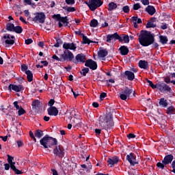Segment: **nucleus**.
<instances>
[{
    "label": "nucleus",
    "mask_w": 175,
    "mask_h": 175,
    "mask_svg": "<svg viewBox=\"0 0 175 175\" xmlns=\"http://www.w3.org/2000/svg\"><path fill=\"white\" fill-rule=\"evenodd\" d=\"M172 173H175V160H174L172 163Z\"/></svg>",
    "instance_id": "63"
},
{
    "label": "nucleus",
    "mask_w": 175,
    "mask_h": 175,
    "mask_svg": "<svg viewBox=\"0 0 175 175\" xmlns=\"http://www.w3.org/2000/svg\"><path fill=\"white\" fill-rule=\"evenodd\" d=\"M53 152L55 158L62 159V158L65 157V150H64V148H61L60 146H56Z\"/></svg>",
    "instance_id": "6"
},
{
    "label": "nucleus",
    "mask_w": 175,
    "mask_h": 175,
    "mask_svg": "<svg viewBox=\"0 0 175 175\" xmlns=\"http://www.w3.org/2000/svg\"><path fill=\"white\" fill-rule=\"evenodd\" d=\"M145 10L150 16H154L155 12H157V10H155V8L152 5H148Z\"/></svg>",
    "instance_id": "20"
},
{
    "label": "nucleus",
    "mask_w": 175,
    "mask_h": 175,
    "mask_svg": "<svg viewBox=\"0 0 175 175\" xmlns=\"http://www.w3.org/2000/svg\"><path fill=\"white\" fill-rule=\"evenodd\" d=\"M5 44H13L14 43V40H6L5 41Z\"/></svg>",
    "instance_id": "57"
},
{
    "label": "nucleus",
    "mask_w": 175,
    "mask_h": 175,
    "mask_svg": "<svg viewBox=\"0 0 175 175\" xmlns=\"http://www.w3.org/2000/svg\"><path fill=\"white\" fill-rule=\"evenodd\" d=\"M14 24L13 23H8L6 25V30L10 32H13L14 31Z\"/></svg>",
    "instance_id": "32"
},
{
    "label": "nucleus",
    "mask_w": 175,
    "mask_h": 175,
    "mask_svg": "<svg viewBox=\"0 0 175 175\" xmlns=\"http://www.w3.org/2000/svg\"><path fill=\"white\" fill-rule=\"evenodd\" d=\"M107 96V94L105 93V92H102L100 94V99L101 100H103V99H105V98H106Z\"/></svg>",
    "instance_id": "56"
},
{
    "label": "nucleus",
    "mask_w": 175,
    "mask_h": 175,
    "mask_svg": "<svg viewBox=\"0 0 175 175\" xmlns=\"http://www.w3.org/2000/svg\"><path fill=\"white\" fill-rule=\"evenodd\" d=\"M7 157H8L7 161L10 165L14 163V162H13V159H14V157L10 156V154H7Z\"/></svg>",
    "instance_id": "46"
},
{
    "label": "nucleus",
    "mask_w": 175,
    "mask_h": 175,
    "mask_svg": "<svg viewBox=\"0 0 175 175\" xmlns=\"http://www.w3.org/2000/svg\"><path fill=\"white\" fill-rule=\"evenodd\" d=\"M159 42L161 44H167V42H169V39L166 36H159Z\"/></svg>",
    "instance_id": "27"
},
{
    "label": "nucleus",
    "mask_w": 175,
    "mask_h": 175,
    "mask_svg": "<svg viewBox=\"0 0 175 175\" xmlns=\"http://www.w3.org/2000/svg\"><path fill=\"white\" fill-rule=\"evenodd\" d=\"M119 51H120V54L121 55H128L129 53V49L126 46H121L119 48Z\"/></svg>",
    "instance_id": "21"
},
{
    "label": "nucleus",
    "mask_w": 175,
    "mask_h": 175,
    "mask_svg": "<svg viewBox=\"0 0 175 175\" xmlns=\"http://www.w3.org/2000/svg\"><path fill=\"white\" fill-rule=\"evenodd\" d=\"M130 10L129 7L128 5H125L122 8V11L124 12V13H129Z\"/></svg>",
    "instance_id": "49"
},
{
    "label": "nucleus",
    "mask_w": 175,
    "mask_h": 175,
    "mask_svg": "<svg viewBox=\"0 0 175 175\" xmlns=\"http://www.w3.org/2000/svg\"><path fill=\"white\" fill-rule=\"evenodd\" d=\"M159 106H161V107H164V108L167 107V105H168L167 100L165 99V98H161L159 100Z\"/></svg>",
    "instance_id": "26"
},
{
    "label": "nucleus",
    "mask_w": 175,
    "mask_h": 175,
    "mask_svg": "<svg viewBox=\"0 0 175 175\" xmlns=\"http://www.w3.org/2000/svg\"><path fill=\"white\" fill-rule=\"evenodd\" d=\"M126 161L129 162L131 166H135V165H139V161L136 160V155L135 153L131 152L129 154H127L126 157Z\"/></svg>",
    "instance_id": "12"
},
{
    "label": "nucleus",
    "mask_w": 175,
    "mask_h": 175,
    "mask_svg": "<svg viewBox=\"0 0 175 175\" xmlns=\"http://www.w3.org/2000/svg\"><path fill=\"white\" fill-rule=\"evenodd\" d=\"M21 70L22 72H26V70H28V66L26 64H22Z\"/></svg>",
    "instance_id": "54"
},
{
    "label": "nucleus",
    "mask_w": 175,
    "mask_h": 175,
    "mask_svg": "<svg viewBox=\"0 0 175 175\" xmlns=\"http://www.w3.org/2000/svg\"><path fill=\"white\" fill-rule=\"evenodd\" d=\"M118 40L120 43H122V39L121 38V36L118 35V33L116 32L113 34H108L107 35V43H111V41Z\"/></svg>",
    "instance_id": "11"
},
{
    "label": "nucleus",
    "mask_w": 175,
    "mask_h": 175,
    "mask_svg": "<svg viewBox=\"0 0 175 175\" xmlns=\"http://www.w3.org/2000/svg\"><path fill=\"white\" fill-rule=\"evenodd\" d=\"M71 92H72V94H73V96H74V98L76 99V98H77V96H79V95H80L79 94V92H75L74 90H73V88H71Z\"/></svg>",
    "instance_id": "55"
},
{
    "label": "nucleus",
    "mask_w": 175,
    "mask_h": 175,
    "mask_svg": "<svg viewBox=\"0 0 175 175\" xmlns=\"http://www.w3.org/2000/svg\"><path fill=\"white\" fill-rule=\"evenodd\" d=\"M139 66L141 69H148V62L146 60H140L139 62Z\"/></svg>",
    "instance_id": "23"
},
{
    "label": "nucleus",
    "mask_w": 175,
    "mask_h": 175,
    "mask_svg": "<svg viewBox=\"0 0 175 175\" xmlns=\"http://www.w3.org/2000/svg\"><path fill=\"white\" fill-rule=\"evenodd\" d=\"M14 107L16 109V110H20V105H18V101H14L13 103Z\"/></svg>",
    "instance_id": "58"
},
{
    "label": "nucleus",
    "mask_w": 175,
    "mask_h": 175,
    "mask_svg": "<svg viewBox=\"0 0 175 175\" xmlns=\"http://www.w3.org/2000/svg\"><path fill=\"white\" fill-rule=\"evenodd\" d=\"M164 81L166 83V84H170V77H166L164 78Z\"/></svg>",
    "instance_id": "62"
},
{
    "label": "nucleus",
    "mask_w": 175,
    "mask_h": 175,
    "mask_svg": "<svg viewBox=\"0 0 175 175\" xmlns=\"http://www.w3.org/2000/svg\"><path fill=\"white\" fill-rule=\"evenodd\" d=\"M40 144L43 146L44 148H51L53 146H57L58 144V140L49 136V135H46L40 140Z\"/></svg>",
    "instance_id": "3"
},
{
    "label": "nucleus",
    "mask_w": 175,
    "mask_h": 175,
    "mask_svg": "<svg viewBox=\"0 0 175 175\" xmlns=\"http://www.w3.org/2000/svg\"><path fill=\"white\" fill-rule=\"evenodd\" d=\"M126 137L131 140V139H135L136 137V135L133 134V133H129L126 135Z\"/></svg>",
    "instance_id": "50"
},
{
    "label": "nucleus",
    "mask_w": 175,
    "mask_h": 175,
    "mask_svg": "<svg viewBox=\"0 0 175 175\" xmlns=\"http://www.w3.org/2000/svg\"><path fill=\"white\" fill-rule=\"evenodd\" d=\"M32 21L36 24H44L46 21V14H44V12H36L35 17L32 18Z\"/></svg>",
    "instance_id": "4"
},
{
    "label": "nucleus",
    "mask_w": 175,
    "mask_h": 175,
    "mask_svg": "<svg viewBox=\"0 0 175 175\" xmlns=\"http://www.w3.org/2000/svg\"><path fill=\"white\" fill-rule=\"evenodd\" d=\"M139 44L143 47H148L155 42V36L151 33V31L147 30H142L140 33H137Z\"/></svg>",
    "instance_id": "2"
},
{
    "label": "nucleus",
    "mask_w": 175,
    "mask_h": 175,
    "mask_svg": "<svg viewBox=\"0 0 175 175\" xmlns=\"http://www.w3.org/2000/svg\"><path fill=\"white\" fill-rule=\"evenodd\" d=\"M116 8H117V3L114 2H111L108 4V11L113 12Z\"/></svg>",
    "instance_id": "28"
},
{
    "label": "nucleus",
    "mask_w": 175,
    "mask_h": 175,
    "mask_svg": "<svg viewBox=\"0 0 175 175\" xmlns=\"http://www.w3.org/2000/svg\"><path fill=\"white\" fill-rule=\"evenodd\" d=\"M122 39V43L124 42V43H129V36L126 34H122V36H120Z\"/></svg>",
    "instance_id": "35"
},
{
    "label": "nucleus",
    "mask_w": 175,
    "mask_h": 175,
    "mask_svg": "<svg viewBox=\"0 0 175 175\" xmlns=\"http://www.w3.org/2000/svg\"><path fill=\"white\" fill-rule=\"evenodd\" d=\"M63 49H64V50L67 51V50H76V49H77V47L76 46V44L72 42H64L63 44Z\"/></svg>",
    "instance_id": "16"
},
{
    "label": "nucleus",
    "mask_w": 175,
    "mask_h": 175,
    "mask_svg": "<svg viewBox=\"0 0 175 175\" xmlns=\"http://www.w3.org/2000/svg\"><path fill=\"white\" fill-rule=\"evenodd\" d=\"M13 32H16V33H23V27H21V26H15L14 27Z\"/></svg>",
    "instance_id": "37"
},
{
    "label": "nucleus",
    "mask_w": 175,
    "mask_h": 175,
    "mask_svg": "<svg viewBox=\"0 0 175 175\" xmlns=\"http://www.w3.org/2000/svg\"><path fill=\"white\" fill-rule=\"evenodd\" d=\"M146 83H148L149 87H151V88H152V90H155L157 88V83L154 85L152 81H150L148 79H146Z\"/></svg>",
    "instance_id": "38"
},
{
    "label": "nucleus",
    "mask_w": 175,
    "mask_h": 175,
    "mask_svg": "<svg viewBox=\"0 0 175 175\" xmlns=\"http://www.w3.org/2000/svg\"><path fill=\"white\" fill-rule=\"evenodd\" d=\"M131 21L133 23L134 28H138V25L137 23V16H133L131 18Z\"/></svg>",
    "instance_id": "42"
},
{
    "label": "nucleus",
    "mask_w": 175,
    "mask_h": 175,
    "mask_svg": "<svg viewBox=\"0 0 175 175\" xmlns=\"http://www.w3.org/2000/svg\"><path fill=\"white\" fill-rule=\"evenodd\" d=\"M47 111L49 116H54V117H57V116H58V113H59L58 109L55 107H50L47 109Z\"/></svg>",
    "instance_id": "17"
},
{
    "label": "nucleus",
    "mask_w": 175,
    "mask_h": 175,
    "mask_svg": "<svg viewBox=\"0 0 175 175\" xmlns=\"http://www.w3.org/2000/svg\"><path fill=\"white\" fill-rule=\"evenodd\" d=\"M157 25L154 24L152 22L148 21L146 24V28H155Z\"/></svg>",
    "instance_id": "44"
},
{
    "label": "nucleus",
    "mask_w": 175,
    "mask_h": 175,
    "mask_svg": "<svg viewBox=\"0 0 175 175\" xmlns=\"http://www.w3.org/2000/svg\"><path fill=\"white\" fill-rule=\"evenodd\" d=\"M124 77H126L129 81H133L135 80V73L129 70H126L124 73Z\"/></svg>",
    "instance_id": "19"
},
{
    "label": "nucleus",
    "mask_w": 175,
    "mask_h": 175,
    "mask_svg": "<svg viewBox=\"0 0 175 175\" xmlns=\"http://www.w3.org/2000/svg\"><path fill=\"white\" fill-rule=\"evenodd\" d=\"M175 109L174 106L169 107L166 110V113L169 116H172V114H174Z\"/></svg>",
    "instance_id": "31"
},
{
    "label": "nucleus",
    "mask_w": 175,
    "mask_h": 175,
    "mask_svg": "<svg viewBox=\"0 0 175 175\" xmlns=\"http://www.w3.org/2000/svg\"><path fill=\"white\" fill-rule=\"evenodd\" d=\"M10 169H12V170H13V172L15 171V170H16L17 168L16 167V163L14 162L12 164H10Z\"/></svg>",
    "instance_id": "61"
},
{
    "label": "nucleus",
    "mask_w": 175,
    "mask_h": 175,
    "mask_svg": "<svg viewBox=\"0 0 175 175\" xmlns=\"http://www.w3.org/2000/svg\"><path fill=\"white\" fill-rule=\"evenodd\" d=\"M107 162L109 167H114V165H117L120 162V157L118 156L109 157Z\"/></svg>",
    "instance_id": "14"
},
{
    "label": "nucleus",
    "mask_w": 175,
    "mask_h": 175,
    "mask_svg": "<svg viewBox=\"0 0 175 175\" xmlns=\"http://www.w3.org/2000/svg\"><path fill=\"white\" fill-rule=\"evenodd\" d=\"M62 43H64V41H62L61 38H57L56 39V43L53 45V47H59Z\"/></svg>",
    "instance_id": "41"
},
{
    "label": "nucleus",
    "mask_w": 175,
    "mask_h": 175,
    "mask_svg": "<svg viewBox=\"0 0 175 175\" xmlns=\"http://www.w3.org/2000/svg\"><path fill=\"white\" fill-rule=\"evenodd\" d=\"M103 5L102 0H90V4H89V9L92 12L96 10L98 8H100Z\"/></svg>",
    "instance_id": "9"
},
{
    "label": "nucleus",
    "mask_w": 175,
    "mask_h": 175,
    "mask_svg": "<svg viewBox=\"0 0 175 175\" xmlns=\"http://www.w3.org/2000/svg\"><path fill=\"white\" fill-rule=\"evenodd\" d=\"M4 169L5 170H9V169H10V165L9 163H5Z\"/></svg>",
    "instance_id": "64"
},
{
    "label": "nucleus",
    "mask_w": 175,
    "mask_h": 175,
    "mask_svg": "<svg viewBox=\"0 0 175 175\" xmlns=\"http://www.w3.org/2000/svg\"><path fill=\"white\" fill-rule=\"evenodd\" d=\"M132 92H133V90L130 89L128 87H125L124 89L122 90L120 93V98L122 100H126L129 96H131Z\"/></svg>",
    "instance_id": "5"
},
{
    "label": "nucleus",
    "mask_w": 175,
    "mask_h": 175,
    "mask_svg": "<svg viewBox=\"0 0 175 175\" xmlns=\"http://www.w3.org/2000/svg\"><path fill=\"white\" fill-rule=\"evenodd\" d=\"M59 22L64 24L65 27H68V24H69V19L68 18V16H62Z\"/></svg>",
    "instance_id": "29"
},
{
    "label": "nucleus",
    "mask_w": 175,
    "mask_h": 175,
    "mask_svg": "<svg viewBox=\"0 0 175 175\" xmlns=\"http://www.w3.org/2000/svg\"><path fill=\"white\" fill-rule=\"evenodd\" d=\"M33 42V40H32V38H28L25 40V44H31V43H32Z\"/></svg>",
    "instance_id": "59"
},
{
    "label": "nucleus",
    "mask_w": 175,
    "mask_h": 175,
    "mask_svg": "<svg viewBox=\"0 0 175 175\" xmlns=\"http://www.w3.org/2000/svg\"><path fill=\"white\" fill-rule=\"evenodd\" d=\"M25 74L27 75V79L29 83H31V81H33V74H32V71L29 70H26Z\"/></svg>",
    "instance_id": "25"
},
{
    "label": "nucleus",
    "mask_w": 175,
    "mask_h": 175,
    "mask_svg": "<svg viewBox=\"0 0 175 175\" xmlns=\"http://www.w3.org/2000/svg\"><path fill=\"white\" fill-rule=\"evenodd\" d=\"M160 92H172V88L164 82L157 83V86L156 88Z\"/></svg>",
    "instance_id": "7"
},
{
    "label": "nucleus",
    "mask_w": 175,
    "mask_h": 175,
    "mask_svg": "<svg viewBox=\"0 0 175 175\" xmlns=\"http://www.w3.org/2000/svg\"><path fill=\"white\" fill-rule=\"evenodd\" d=\"M141 6H140V3H135L133 5V10H139V9H140Z\"/></svg>",
    "instance_id": "52"
},
{
    "label": "nucleus",
    "mask_w": 175,
    "mask_h": 175,
    "mask_svg": "<svg viewBox=\"0 0 175 175\" xmlns=\"http://www.w3.org/2000/svg\"><path fill=\"white\" fill-rule=\"evenodd\" d=\"M65 2L67 5H75V0H65Z\"/></svg>",
    "instance_id": "53"
},
{
    "label": "nucleus",
    "mask_w": 175,
    "mask_h": 175,
    "mask_svg": "<svg viewBox=\"0 0 175 175\" xmlns=\"http://www.w3.org/2000/svg\"><path fill=\"white\" fill-rule=\"evenodd\" d=\"M44 135V134L43 133V131H42L40 129H38L35 132V136H36V137H37V139H40V138L43 137Z\"/></svg>",
    "instance_id": "30"
},
{
    "label": "nucleus",
    "mask_w": 175,
    "mask_h": 175,
    "mask_svg": "<svg viewBox=\"0 0 175 175\" xmlns=\"http://www.w3.org/2000/svg\"><path fill=\"white\" fill-rule=\"evenodd\" d=\"M113 126L114 122H113V120H109V117L106 115L100 116L98 118V129L94 130L96 136L97 137L100 136L103 130L110 131L113 129Z\"/></svg>",
    "instance_id": "1"
},
{
    "label": "nucleus",
    "mask_w": 175,
    "mask_h": 175,
    "mask_svg": "<svg viewBox=\"0 0 175 175\" xmlns=\"http://www.w3.org/2000/svg\"><path fill=\"white\" fill-rule=\"evenodd\" d=\"M31 106L33 109H39V106H40V101H39V100H34L32 102Z\"/></svg>",
    "instance_id": "33"
},
{
    "label": "nucleus",
    "mask_w": 175,
    "mask_h": 175,
    "mask_svg": "<svg viewBox=\"0 0 175 175\" xmlns=\"http://www.w3.org/2000/svg\"><path fill=\"white\" fill-rule=\"evenodd\" d=\"M87 61V57L84 53H79L74 57L72 62L75 64V65H78V64H85Z\"/></svg>",
    "instance_id": "10"
},
{
    "label": "nucleus",
    "mask_w": 175,
    "mask_h": 175,
    "mask_svg": "<svg viewBox=\"0 0 175 175\" xmlns=\"http://www.w3.org/2000/svg\"><path fill=\"white\" fill-rule=\"evenodd\" d=\"M54 103H55V100L54 99H51L48 103V106H50V107H54Z\"/></svg>",
    "instance_id": "51"
},
{
    "label": "nucleus",
    "mask_w": 175,
    "mask_h": 175,
    "mask_svg": "<svg viewBox=\"0 0 175 175\" xmlns=\"http://www.w3.org/2000/svg\"><path fill=\"white\" fill-rule=\"evenodd\" d=\"M109 54L107 49H101L98 52V55L100 58H105Z\"/></svg>",
    "instance_id": "24"
},
{
    "label": "nucleus",
    "mask_w": 175,
    "mask_h": 175,
    "mask_svg": "<svg viewBox=\"0 0 175 175\" xmlns=\"http://www.w3.org/2000/svg\"><path fill=\"white\" fill-rule=\"evenodd\" d=\"M81 43H83V44H90V43H98V42H95V41H92V40H90V38H88V37H87L86 36H85L83 34L82 36Z\"/></svg>",
    "instance_id": "22"
},
{
    "label": "nucleus",
    "mask_w": 175,
    "mask_h": 175,
    "mask_svg": "<svg viewBox=\"0 0 175 175\" xmlns=\"http://www.w3.org/2000/svg\"><path fill=\"white\" fill-rule=\"evenodd\" d=\"M25 113H27L25 109H24L23 107H21L18 111V116H23V115L25 114Z\"/></svg>",
    "instance_id": "47"
},
{
    "label": "nucleus",
    "mask_w": 175,
    "mask_h": 175,
    "mask_svg": "<svg viewBox=\"0 0 175 175\" xmlns=\"http://www.w3.org/2000/svg\"><path fill=\"white\" fill-rule=\"evenodd\" d=\"M62 58L63 59V62H65V61H69L70 62H73L75 55H73V53H72V51L69 50L64 51V53L62 54Z\"/></svg>",
    "instance_id": "8"
},
{
    "label": "nucleus",
    "mask_w": 175,
    "mask_h": 175,
    "mask_svg": "<svg viewBox=\"0 0 175 175\" xmlns=\"http://www.w3.org/2000/svg\"><path fill=\"white\" fill-rule=\"evenodd\" d=\"M61 14H53L52 16V18H53V20H55V21H60L61 20Z\"/></svg>",
    "instance_id": "43"
},
{
    "label": "nucleus",
    "mask_w": 175,
    "mask_h": 175,
    "mask_svg": "<svg viewBox=\"0 0 175 175\" xmlns=\"http://www.w3.org/2000/svg\"><path fill=\"white\" fill-rule=\"evenodd\" d=\"M141 2H142V4L144 5V6L150 5V0H141Z\"/></svg>",
    "instance_id": "60"
},
{
    "label": "nucleus",
    "mask_w": 175,
    "mask_h": 175,
    "mask_svg": "<svg viewBox=\"0 0 175 175\" xmlns=\"http://www.w3.org/2000/svg\"><path fill=\"white\" fill-rule=\"evenodd\" d=\"M25 5H29V6H35V3L32 2V0H24Z\"/></svg>",
    "instance_id": "45"
},
{
    "label": "nucleus",
    "mask_w": 175,
    "mask_h": 175,
    "mask_svg": "<svg viewBox=\"0 0 175 175\" xmlns=\"http://www.w3.org/2000/svg\"><path fill=\"white\" fill-rule=\"evenodd\" d=\"M173 159H174L173 154H167L164 157L163 160H162V163H164V165H169L173 162Z\"/></svg>",
    "instance_id": "18"
},
{
    "label": "nucleus",
    "mask_w": 175,
    "mask_h": 175,
    "mask_svg": "<svg viewBox=\"0 0 175 175\" xmlns=\"http://www.w3.org/2000/svg\"><path fill=\"white\" fill-rule=\"evenodd\" d=\"M88 72H90V68H83L81 70V71H80V73L83 76L85 77V76H87V73H88Z\"/></svg>",
    "instance_id": "40"
},
{
    "label": "nucleus",
    "mask_w": 175,
    "mask_h": 175,
    "mask_svg": "<svg viewBox=\"0 0 175 175\" xmlns=\"http://www.w3.org/2000/svg\"><path fill=\"white\" fill-rule=\"evenodd\" d=\"M8 90L10 91H15V92H21L23 90H24V87L23 85H14V84H10L8 86Z\"/></svg>",
    "instance_id": "15"
},
{
    "label": "nucleus",
    "mask_w": 175,
    "mask_h": 175,
    "mask_svg": "<svg viewBox=\"0 0 175 175\" xmlns=\"http://www.w3.org/2000/svg\"><path fill=\"white\" fill-rule=\"evenodd\" d=\"M85 66L90 68L92 70H96L98 69V64L92 59H88L85 62Z\"/></svg>",
    "instance_id": "13"
},
{
    "label": "nucleus",
    "mask_w": 175,
    "mask_h": 175,
    "mask_svg": "<svg viewBox=\"0 0 175 175\" xmlns=\"http://www.w3.org/2000/svg\"><path fill=\"white\" fill-rule=\"evenodd\" d=\"M98 23L96 19H92L90 23V25L92 28H96L98 27Z\"/></svg>",
    "instance_id": "34"
},
{
    "label": "nucleus",
    "mask_w": 175,
    "mask_h": 175,
    "mask_svg": "<svg viewBox=\"0 0 175 175\" xmlns=\"http://www.w3.org/2000/svg\"><path fill=\"white\" fill-rule=\"evenodd\" d=\"M166 165H165L163 163H161V162H158L157 163V166L159 167V169H161V170H163V169H165V166Z\"/></svg>",
    "instance_id": "48"
},
{
    "label": "nucleus",
    "mask_w": 175,
    "mask_h": 175,
    "mask_svg": "<svg viewBox=\"0 0 175 175\" xmlns=\"http://www.w3.org/2000/svg\"><path fill=\"white\" fill-rule=\"evenodd\" d=\"M64 10L67 12L73 13V12H76V8L75 7H68V5L64 6L62 8Z\"/></svg>",
    "instance_id": "36"
},
{
    "label": "nucleus",
    "mask_w": 175,
    "mask_h": 175,
    "mask_svg": "<svg viewBox=\"0 0 175 175\" xmlns=\"http://www.w3.org/2000/svg\"><path fill=\"white\" fill-rule=\"evenodd\" d=\"M52 59H55L58 62H64V61L62 59V55H59V57L58 56H57V55H53L52 56Z\"/></svg>",
    "instance_id": "39"
}]
</instances>
